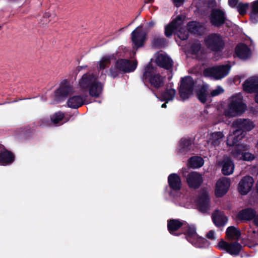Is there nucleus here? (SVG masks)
Returning a JSON list of instances; mask_svg holds the SVG:
<instances>
[{"label": "nucleus", "mask_w": 258, "mask_h": 258, "mask_svg": "<svg viewBox=\"0 0 258 258\" xmlns=\"http://www.w3.org/2000/svg\"><path fill=\"white\" fill-rule=\"evenodd\" d=\"M233 135H229L227 140V145L231 147L238 143L245 137L246 132L252 130L254 124L249 119L237 118L232 123Z\"/></svg>", "instance_id": "obj_1"}, {"label": "nucleus", "mask_w": 258, "mask_h": 258, "mask_svg": "<svg viewBox=\"0 0 258 258\" xmlns=\"http://www.w3.org/2000/svg\"><path fill=\"white\" fill-rule=\"evenodd\" d=\"M156 70L151 62H149L144 67L142 80L145 85L149 84L151 87L159 89L164 86V78L157 73Z\"/></svg>", "instance_id": "obj_2"}, {"label": "nucleus", "mask_w": 258, "mask_h": 258, "mask_svg": "<svg viewBox=\"0 0 258 258\" xmlns=\"http://www.w3.org/2000/svg\"><path fill=\"white\" fill-rule=\"evenodd\" d=\"M186 240L196 247L204 248L209 245V242L206 238L199 236L196 227L187 223L183 227V232Z\"/></svg>", "instance_id": "obj_3"}, {"label": "nucleus", "mask_w": 258, "mask_h": 258, "mask_svg": "<svg viewBox=\"0 0 258 258\" xmlns=\"http://www.w3.org/2000/svg\"><path fill=\"white\" fill-rule=\"evenodd\" d=\"M204 42L207 48L215 53L222 52L225 47L224 38L219 33H213L209 34L205 37Z\"/></svg>", "instance_id": "obj_4"}, {"label": "nucleus", "mask_w": 258, "mask_h": 258, "mask_svg": "<svg viewBox=\"0 0 258 258\" xmlns=\"http://www.w3.org/2000/svg\"><path fill=\"white\" fill-rule=\"evenodd\" d=\"M231 147H234L231 154L234 158L247 161L254 159V155L248 152L250 147L247 144L237 143Z\"/></svg>", "instance_id": "obj_5"}, {"label": "nucleus", "mask_w": 258, "mask_h": 258, "mask_svg": "<svg viewBox=\"0 0 258 258\" xmlns=\"http://www.w3.org/2000/svg\"><path fill=\"white\" fill-rule=\"evenodd\" d=\"M246 107L245 104L242 102V99L239 96L237 95H233L229 104L226 115L229 117H233L241 114L245 111Z\"/></svg>", "instance_id": "obj_6"}, {"label": "nucleus", "mask_w": 258, "mask_h": 258, "mask_svg": "<svg viewBox=\"0 0 258 258\" xmlns=\"http://www.w3.org/2000/svg\"><path fill=\"white\" fill-rule=\"evenodd\" d=\"M195 85V82L190 76H187L181 79L179 94L183 100L188 98L192 94Z\"/></svg>", "instance_id": "obj_7"}, {"label": "nucleus", "mask_w": 258, "mask_h": 258, "mask_svg": "<svg viewBox=\"0 0 258 258\" xmlns=\"http://www.w3.org/2000/svg\"><path fill=\"white\" fill-rule=\"evenodd\" d=\"M73 87L65 79L60 83L59 88L54 92V100L57 103L64 101L73 92Z\"/></svg>", "instance_id": "obj_8"}, {"label": "nucleus", "mask_w": 258, "mask_h": 258, "mask_svg": "<svg viewBox=\"0 0 258 258\" xmlns=\"http://www.w3.org/2000/svg\"><path fill=\"white\" fill-rule=\"evenodd\" d=\"M231 66L228 64L220 65L215 67L207 68L204 70V75L206 76H211L216 79H221L229 74Z\"/></svg>", "instance_id": "obj_9"}, {"label": "nucleus", "mask_w": 258, "mask_h": 258, "mask_svg": "<svg viewBox=\"0 0 258 258\" xmlns=\"http://www.w3.org/2000/svg\"><path fill=\"white\" fill-rule=\"evenodd\" d=\"M209 19L212 26L220 28L225 23L226 17L224 12L222 10L213 9L211 10Z\"/></svg>", "instance_id": "obj_10"}, {"label": "nucleus", "mask_w": 258, "mask_h": 258, "mask_svg": "<svg viewBox=\"0 0 258 258\" xmlns=\"http://www.w3.org/2000/svg\"><path fill=\"white\" fill-rule=\"evenodd\" d=\"M220 250H224L231 255H238L242 249V245L238 242L229 243L221 239L218 244Z\"/></svg>", "instance_id": "obj_11"}, {"label": "nucleus", "mask_w": 258, "mask_h": 258, "mask_svg": "<svg viewBox=\"0 0 258 258\" xmlns=\"http://www.w3.org/2000/svg\"><path fill=\"white\" fill-rule=\"evenodd\" d=\"M147 33L142 30V26L136 28L131 33L133 44L137 48L143 47L147 39Z\"/></svg>", "instance_id": "obj_12"}, {"label": "nucleus", "mask_w": 258, "mask_h": 258, "mask_svg": "<svg viewBox=\"0 0 258 258\" xmlns=\"http://www.w3.org/2000/svg\"><path fill=\"white\" fill-rule=\"evenodd\" d=\"M116 66L123 73L133 72L137 68L138 61L125 58H118L116 61Z\"/></svg>", "instance_id": "obj_13"}, {"label": "nucleus", "mask_w": 258, "mask_h": 258, "mask_svg": "<svg viewBox=\"0 0 258 258\" xmlns=\"http://www.w3.org/2000/svg\"><path fill=\"white\" fill-rule=\"evenodd\" d=\"M183 175L186 177V180L188 186L195 189L199 188L203 182L202 175L197 172H191L187 175L183 173Z\"/></svg>", "instance_id": "obj_14"}, {"label": "nucleus", "mask_w": 258, "mask_h": 258, "mask_svg": "<svg viewBox=\"0 0 258 258\" xmlns=\"http://www.w3.org/2000/svg\"><path fill=\"white\" fill-rule=\"evenodd\" d=\"M254 183L252 177L247 175L243 177L238 185V191L241 195H247L252 189Z\"/></svg>", "instance_id": "obj_15"}, {"label": "nucleus", "mask_w": 258, "mask_h": 258, "mask_svg": "<svg viewBox=\"0 0 258 258\" xmlns=\"http://www.w3.org/2000/svg\"><path fill=\"white\" fill-rule=\"evenodd\" d=\"M187 222L185 221L179 219H170L167 221V229L169 232L174 236H179L181 233H178L177 231L181 228L183 230Z\"/></svg>", "instance_id": "obj_16"}, {"label": "nucleus", "mask_w": 258, "mask_h": 258, "mask_svg": "<svg viewBox=\"0 0 258 258\" xmlns=\"http://www.w3.org/2000/svg\"><path fill=\"white\" fill-rule=\"evenodd\" d=\"M230 183V180L228 178H220L216 184L215 193L216 197L221 198L224 196L229 188Z\"/></svg>", "instance_id": "obj_17"}, {"label": "nucleus", "mask_w": 258, "mask_h": 258, "mask_svg": "<svg viewBox=\"0 0 258 258\" xmlns=\"http://www.w3.org/2000/svg\"><path fill=\"white\" fill-rule=\"evenodd\" d=\"M179 151L180 153L186 154L194 151V139L189 137L182 138L179 143Z\"/></svg>", "instance_id": "obj_18"}, {"label": "nucleus", "mask_w": 258, "mask_h": 258, "mask_svg": "<svg viewBox=\"0 0 258 258\" xmlns=\"http://www.w3.org/2000/svg\"><path fill=\"white\" fill-rule=\"evenodd\" d=\"M210 199L206 191L203 192L199 197L197 201V206L199 210L205 213L210 209Z\"/></svg>", "instance_id": "obj_19"}, {"label": "nucleus", "mask_w": 258, "mask_h": 258, "mask_svg": "<svg viewBox=\"0 0 258 258\" xmlns=\"http://www.w3.org/2000/svg\"><path fill=\"white\" fill-rule=\"evenodd\" d=\"M244 91L248 93H256L258 91V77H251L246 80L242 84Z\"/></svg>", "instance_id": "obj_20"}, {"label": "nucleus", "mask_w": 258, "mask_h": 258, "mask_svg": "<svg viewBox=\"0 0 258 258\" xmlns=\"http://www.w3.org/2000/svg\"><path fill=\"white\" fill-rule=\"evenodd\" d=\"M97 79L96 76L93 73H87L84 74L79 81V85L81 89L83 91H87Z\"/></svg>", "instance_id": "obj_21"}, {"label": "nucleus", "mask_w": 258, "mask_h": 258, "mask_svg": "<svg viewBox=\"0 0 258 258\" xmlns=\"http://www.w3.org/2000/svg\"><path fill=\"white\" fill-rule=\"evenodd\" d=\"M235 53L240 59L246 60L250 58L251 52L250 49L246 44L240 43L235 47Z\"/></svg>", "instance_id": "obj_22"}, {"label": "nucleus", "mask_w": 258, "mask_h": 258, "mask_svg": "<svg viewBox=\"0 0 258 258\" xmlns=\"http://www.w3.org/2000/svg\"><path fill=\"white\" fill-rule=\"evenodd\" d=\"M256 210L252 208H245L240 210L237 215V218L241 221L247 222L254 220L256 216Z\"/></svg>", "instance_id": "obj_23"}, {"label": "nucleus", "mask_w": 258, "mask_h": 258, "mask_svg": "<svg viewBox=\"0 0 258 258\" xmlns=\"http://www.w3.org/2000/svg\"><path fill=\"white\" fill-rule=\"evenodd\" d=\"M157 64L160 68L167 70L172 69L173 67V60L168 55L160 54L156 59Z\"/></svg>", "instance_id": "obj_24"}, {"label": "nucleus", "mask_w": 258, "mask_h": 258, "mask_svg": "<svg viewBox=\"0 0 258 258\" xmlns=\"http://www.w3.org/2000/svg\"><path fill=\"white\" fill-rule=\"evenodd\" d=\"M15 156L11 151L3 148L0 151V165L7 166L12 164L15 161Z\"/></svg>", "instance_id": "obj_25"}, {"label": "nucleus", "mask_w": 258, "mask_h": 258, "mask_svg": "<svg viewBox=\"0 0 258 258\" xmlns=\"http://www.w3.org/2000/svg\"><path fill=\"white\" fill-rule=\"evenodd\" d=\"M168 183L170 188L173 191H179L182 187V181L176 173H171L168 176Z\"/></svg>", "instance_id": "obj_26"}, {"label": "nucleus", "mask_w": 258, "mask_h": 258, "mask_svg": "<svg viewBox=\"0 0 258 258\" xmlns=\"http://www.w3.org/2000/svg\"><path fill=\"white\" fill-rule=\"evenodd\" d=\"M212 221L218 227L224 226L227 222V217L225 215L224 212L216 210L212 215Z\"/></svg>", "instance_id": "obj_27"}, {"label": "nucleus", "mask_w": 258, "mask_h": 258, "mask_svg": "<svg viewBox=\"0 0 258 258\" xmlns=\"http://www.w3.org/2000/svg\"><path fill=\"white\" fill-rule=\"evenodd\" d=\"M103 87V84L98 81L97 79L87 91H88L89 94L91 97L98 98L101 94Z\"/></svg>", "instance_id": "obj_28"}, {"label": "nucleus", "mask_w": 258, "mask_h": 258, "mask_svg": "<svg viewBox=\"0 0 258 258\" xmlns=\"http://www.w3.org/2000/svg\"><path fill=\"white\" fill-rule=\"evenodd\" d=\"M187 30L191 34L202 35L204 33L205 28L199 22L190 21L187 24Z\"/></svg>", "instance_id": "obj_29"}, {"label": "nucleus", "mask_w": 258, "mask_h": 258, "mask_svg": "<svg viewBox=\"0 0 258 258\" xmlns=\"http://www.w3.org/2000/svg\"><path fill=\"white\" fill-rule=\"evenodd\" d=\"M86 99V96L75 95L68 99L67 104L69 107L77 109L84 105Z\"/></svg>", "instance_id": "obj_30"}, {"label": "nucleus", "mask_w": 258, "mask_h": 258, "mask_svg": "<svg viewBox=\"0 0 258 258\" xmlns=\"http://www.w3.org/2000/svg\"><path fill=\"white\" fill-rule=\"evenodd\" d=\"M196 96L201 103H206L208 98H210L208 86L206 84L202 85L196 90Z\"/></svg>", "instance_id": "obj_31"}, {"label": "nucleus", "mask_w": 258, "mask_h": 258, "mask_svg": "<svg viewBox=\"0 0 258 258\" xmlns=\"http://www.w3.org/2000/svg\"><path fill=\"white\" fill-rule=\"evenodd\" d=\"M250 20L253 24L258 23V0L250 4Z\"/></svg>", "instance_id": "obj_32"}, {"label": "nucleus", "mask_w": 258, "mask_h": 258, "mask_svg": "<svg viewBox=\"0 0 258 258\" xmlns=\"http://www.w3.org/2000/svg\"><path fill=\"white\" fill-rule=\"evenodd\" d=\"M234 165L230 158L224 159L222 169V173L225 175H229L233 172Z\"/></svg>", "instance_id": "obj_33"}, {"label": "nucleus", "mask_w": 258, "mask_h": 258, "mask_svg": "<svg viewBox=\"0 0 258 258\" xmlns=\"http://www.w3.org/2000/svg\"><path fill=\"white\" fill-rule=\"evenodd\" d=\"M176 94V90L174 89H166L164 91L162 92L159 98L162 101H165L167 103L168 101L172 100Z\"/></svg>", "instance_id": "obj_34"}, {"label": "nucleus", "mask_w": 258, "mask_h": 258, "mask_svg": "<svg viewBox=\"0 0 258 258\" xmlns=\"http://www.w3.org/2000/svg\"><path fill=\"white\" fill-rule=\"evenodd\" d=\"M241 232L239 229L234 226L228 227L226 231V235L228 239H238L241 236Z\"/></svg>", "instance_id": "obj_35"}, {"label": "nucleus", "mask_w": 258, "mask_h": 258, "mask_svg": "<svg viewBox=\"0 0 258 258\" xmlns=\"http://www.w3.org/2000/svg\"><path fill=\"white\" fill-rule=\"evenodd\" d=\"M223 134L221 132H216L211 134L208 143H210L213 146H218L223 137Z\"/></svg>", "instance_id": "obj_36"}, {"label": "nucleus", "mask_w": 258, "mask_h": 258, "mask_svg": "<svg viewBox=\"0 0 258 258\" xmlns=\"http://www.w3.org/2000/svg\"><path fill=\"white\" fill-rule=\"evenodd\" d=\"M167 40L163 37H155L151 42L152 47L156 48H163L167 45Z\"/></svg>", "instance_id": "obj_37"}, {"label": "nucleus", "mask_w": 258, "mask_h": 258, "mask_svg": "<svg viewBox=\"0 0 258 258\" xmlns=\"http://www.w3.org/2000/svg\"><path fill=\"white\" fill-rule=\"evenodd\" d=\"M203 159L199 156H194L191 157L188 161V164L190 167L194 168H200L204 165Z\"/></svg>", "instance_id": "obj_38"}, {"label": "nucleus", "mask_w": 258, "mask_h": 258, "mask_svg": "<svg viewBox=\"0 0 258 258\" xmlns=\"http://www.w3.org/2000/svg\"><path fill=\"white\" fill-rule=\"evenodd\" d=\"M174 21H171L165 26L164 34L167 37H171L174 31L178 28L176 25H174Z\"/></svg>", "instance_id": "obj_39"}, {"label": "nucleus", "mask_w": 258, "mask_h": 258, "mask_svg": "<svg viewBox=\"0 0 258 258\" xmlns=\"http://www.w3.org/2000/svg\"><path fill=\"white\" fill-rule=\"evenodd\" d=\"M64 117V114L61 111H58L54 113L50 117L51 122L54 124H57L60 122Z\"/></svg>", "instance_id": "obj_40"}, {"label": "nucleus", "mask_w": 258, "mask_h": 258, "mask_svg": "<svg viewBox=\"0 0 258 258\" xmlns=\"http://www.w3.org/2000/svg\"><path fill=\"white\" fill-rule=\"evenodd\" d=\"M111 62V57L109 56H105L102 58L99 62L98 68L99 70H103L108 67Z\"/></svg>", "instance_id": "obj_41"}, {"label": "nucleus", "mask_w": 258, "mask_h": 258, "mask_svg": "<svg viewBox=\"0 0 258 258\" xmlns=\"http://www.w3.org/2000/svg\"><path fill=\"white\" fill-rule=\"evenodd\" d=\"M249 6L248 3H239L237 6V9L239 14L241 16L245 15L246 14V10L249 8Z\"/></svg>", "instance_id": "obj_42"}, {"label": "nucleus", "mask_w": 258, "mask_h": 258, "mask_svg": "<svg viewBox=\"0 0 258 258\" xmlns=\"http://www.w3.org/2000/svg\"><path fill=\"white\" fill-rule=\"evenodd\" d=\"M189 32L184 28H180L177 32V37L181 40H186L189 37Z\"/></svg>", "instance_id": "obj_43"}, {"label": "nucleus", "mask_w": 258, "mask_h": 258, "mask_svg": "<svg viewBox=\"0 0 258 258\" xmlns=\"http://www.w3.org/2000/svg\"><path fill=\"white\" fill-rule=\"evenodd\" d=\"M121 73V71H120L118 68L116 66V63H115V66L114 67H111L109 69V75L113 78H115L117 77Z\"/></svg>", "instance_id": "obj_44"}, {"label": "nucleus", "mask_w": 258, "mask_h": 258, "mask_svg": "<svg viewBox=\"0 0 258 258\" xmlns=\"http://www.w3.org/2000/svg\"><path fill=\"white\" fill-rule=\"evenodd\" d=\"M201 48V44L199 42L193 43L190 47L191 53L192 54H197L198 53Z\"/></svg>", "instance_id": "obj_45"}, {"label": "nucleus", "mask_w": 258, "mask_h": 258, "mask_svg": "<svg viewBox=\"0 0 258 258\" xmlns=\"http://www.w3.org/2000/svg\"><path fill=\"white\" fill-rule=\"evenodd\" d=\"M183 19L182 18V16L181 15H178L176 17V18L172 20V21H174L175 23L174 25H176V27L178 28L182 25L183 23Z\"/></svg>", "instance_id": "obj_46"}, {"label": "nucleus", "mask_w": 258, "mask_h": 258, "mask_svg": "<svg viewBox=\"0 0 258 258\" xmlns=\"http://www.w3.org/2000/svg\"><path fill=\"white\" fill-rule=\"evenodd\" d=\"M49 118L47 117H44L40 120L37 122V124L41 126H43L45 125H47L49 124Z\"/></svg>", "instance_id": "obj_47"}, {"label": "nucleus", "mask_w": 258, "mask_h": 258, "mask_svg": "<svg viewBox=\"0 0 258 258\" xmlns=\"http://www.w3.org/2000/svg\"><path fill=\"white\" fill-rule=\"evenodd\" d=\"M34 131L35 129L33 127L31 128L30 126H27L25 127V133L26 135L29 136L33 134Z\"/></svg>", "instance_id": "obj_48"}, {"label": "nucleus", "mask_w": 258, "mask_h": 258, "mask_svg": "<svg viewBox=\"0 0 258 258\" xmlns=\"http://www.w3.org/2000/svg\"><path fill=\"white\" fill-rule=\"evenodd\" d=\"M206 237L210 239L214 240L215 239V232L213 230H210L206 234Z\"/></svg>", "instance_id": "obj_49"}, {"label": "nucleus", "mask_w": 258, "mask_h": 258, "mask_svg": "<svg viewBox=\"0 0 258 258\" xmlns=\"http://www.w3.org/2000/svg\"><path fill=\"white\" fill-rule=\"evenodd\" d=\"M222 91H223V90L221 88L219 89H215L211 91V95L212 96H216L218 95Z\"/></svg>", "instance_id": "obj_50"}, {"label": "nucleus", "mask_w": 258, "mask_h": 258, "mask_svg": "<svg viewBox=\"0 0 258 258\" xmlns=\"http://www.w3.org/2000/svg\"><path fill=\"white\" fill-rule=\"evenodd\" d=\"M238 0H228L229 5L232 8L235 7L238 3Z\"/></svg>", "instance_id": "obj_51"}, {"label": "nucleus", "mask_w": 258, "mask_h": 258, "mask_svg": "<svg viewBox=\"0 0 258 258\" xmlns=\"http://www.w3.org/2000/svg\"><path fill=\"white\" fill-rule=\"evenodd\" d=\"M174 5L177 7H180L184 2V0H172Z\"/></svg>", "instance_id": "obj_52"}, {"label": "nucleus", "mask_w": 258, "mask_h": 258, "mask_svg": "<svg viewBox=\"0 0 258 258\" xmlns=\"http://www.w3.org/2000/svg\"><path fill=\"white\" fill-rule=\"evenodd\" d=\"M253 224L258 227V213L257 214V212H256V216L255 217H254L253 220Z\"/></svg>", "instance_id": "obj_53"}, {"label": "nucleus", "mask_w": 258, "mask_h": 258, "mask_svg": "<svg viewBox=\"0 0 258 258\" xmlns=\"http://www.w3.org/2000/svg\"><path fill=\"white\" fill-rule=\"evenodd\" d=\"M50 17V14H49V12L45 13L43 15V18H44V19L49 18Z\"/></svg>", "instance_id": "obj_54"}, {"label": "nucleus", "mask_w": 258, "mask_h": 258, "mask_svg": "<svg viewBox=\"0 0 258 258\" xmlns=\"http://www.w3.org/2000/svg\"><path fill=\"white\" fill-rule=\"evenodd\" d=\"M254 100L255 102L258 104V91L255 93Z\"/></svg>", "instance_id": "obj_55"}, {"label": "nucleus", "mask_w": 258, "mask_h": 258, "mask_svg": "<svg viewBox=\"0 0 258 258\" xmlns=\"http://www.w3.org/2000/svg\"><path fill=\"white\" fill-rule=\"evenodd\" d=\"M3 148H6L4 146L0 144V151L3 150Z\"/></svg>", "instance_id": "obj_56"}, {"label": "nucleus", "mask_w": 258, "mask_h": 258, "mask_svg": "<svg viewBox=\"0 0 258 258\" xmlns=\"http://www.w3.org/2000/svg\"><path fill=\"white\" fill-rule=\"evenodd\" d=\"M166 107H167L166 103H163L161 105L162 108H166Z\"/></svg>", "instance_id": "obj_57"}, {"label": "nucleus", "mask_w": 258, "mask_h": 258, "mask_svg": "<svg viewBox=\"0 0 258 258\" xmlns=\"http://www.w3.org/2000/svg\"><path fill=\"white\" fill-rule=\"evenodd\" d=\"M153 25H154V23H153V22H150V23H149V26H150L152 27V26H153Z\"/></svg>", "instance_id": "obj_58"}, {"label": "nucleus", "mask_w": 258, "mask_h": 258, "mask_svg": "<svg viewBox=\"0 0 258 258\" xmlns=\"http://www.w3.org/2000/svg\"><path fill=\"white\" fill-rule=\"evenodd\" d=\"M153 2H154V0H148L147 3H152Z\"/></svg>", "instance_id": "obj_59"}, {"label": "nucleus", "mask_w": 258, "mask_h": 258, "mask_svg": "<svg viewBox=\"0 0 258 258\" xmlns=\"http://www.w3.org/2000/svg\"><path fill=\"white\" fill-rule=\"evenodd\" d=\"M86 67H87V66L80 67L81 69H84V68H86Z\"/></svg>", "instance_id": "obj_60"}, {"label": "nucleus", "mask_w": 258, "mask_h": 258, "mask_svg": "<svg viewBox=\"0 0 258 258\" xmlns=\"http://www.w3.org/2000/svg\"><path fill=\"white\" fill-rule=\"evenodd\" d=\"M237 79H238V80H239L240 78L239 77H237Z\"/></svg>", "instance_id": "obj_61"}, {"label": "nucleus", "mask_w": 258, "mask_h": 258, "mask_svg": "<svg viewBox=\"0 0 258 258\" xmlns=\"http://www.w3.org/2000/svg\"><path fill=\"white\" fill-rule=\"evenodd\" d=\"M2 28V26H0V29Z\"/></svg>", "instance_id": "obj_62"}]
</instances>
